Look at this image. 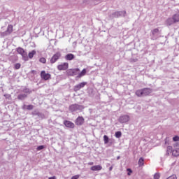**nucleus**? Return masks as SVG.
<instances>
[{
	"label": "nucleus",
	"mask_w": 179,
	"mask_h": 179,
	"mask_svg": "<svg viewBox=\"0 0 179 179\" xmlns=\"http://www.w3.org/2000/svg\"><path fill=\"white\" fill-rule=\"evenodd\" d=\"M150 93H152V89L150 88H143L141 90H138L136 92V96H138V97H143L145 96H149Z\"/></svg>",
	"instance_id": "nucleus-1"
},
{
	"label": "nucleus",
	"mask_w": 179,
	"mask_h": 179,
	"mask_svg": "<svg viewBox=\"0 0 179 179\" xmlns=\"http://www.w3.org/2000/svg\"><path fill=\"white\" fill-rule=\"evenodd\" d=\"M12 31H13V26L12 24H9L5 31H0V37H6V36L11 34Z\"/></svg>",
	"instance_id": "nucleus-2"
},
{
	"label": "nucleus",
	"mask_w": 179,
	"mask_h": 179,
	"mask_svg": "<svg viewBox=\"0 0 179 179\" xmlns=\"http://www.w3.org/2000/svg\"><path fill=\"white\" fill-rule=\"evenodd\" d=\"M83 108H85V107L79 104H73L69 106V110L71 111V113H75L76 111H82Z\"/></svg>",
	"instance_id": "nucleus-3"
},
{
	"label": "nucleus",
	"mask_w": 179,
	"mask_h": 179,
	"mask_svg": "<svg viewBox=\"0 0 179 179\" xmlns=\"http://www.w3.org/2000/svg\"><path fill=\"white\" fill-rule=\"evenodd\" d=\"M127 12L125 10L116 11L111 14L110 17H120V16H125Z\"/></svg>",
	"instance_id": "nucleus-4"
},
{
	"label": "nucleus",
	"mask_w": 179,
	"mask_h": 179,
	"mask_svg": "<svg viewBox=\"0 0 179 179\" xmlns=\"http://www.w3.org/2000/svg\"><path fill=\"white\" fill-rule=\"evenodd\" d=\"M79 71V69H69L67 71V75H69V76H76Z\"/></svg>",
	"instance_id": "nucleus-5"
},
{
	"label": "nucleus",
	"mask_w": 179,
	"mask_h": 179,
	"mask_svg": "<svg viewBox=\"0 0 179 179\" xmlns=\"http://www.w3.org/2000/svg\"><path fill=\"white\" fill-rule=\"evenodd\" d=\"M86 85H87V83L83 82L80 84L75 85L73 88L74 92H78V90H80V89H83V87H85Z\"/></svg>",
	"instance_id": "nucleus-6"
},
{
	"label": "nucleus",
	"mask_w": 179,
	"mask_h": 179,
	"mask_svg": "<svg viewBox=\"0 0 179 179\" xmlns=\"http://www.w3.org/2000/svg\"><path fill=\"white\" fill-rule=\"evenodd\" d=\"M59 58H61V53L57 52L50 59V64H55V62L58 61Z\"/></svg>",
	"instance_id": "nucleus-7"
},
{
	"label": "nucleus",
	"mask_w": 179,
	"mask_h": 179,
	"mask_svg": "<svg viewBox=\"0 0 179 179\" xmlns=\"http://www.w3.org/2000/svg\"><path fill=\"white\" fill-rule=\"evenodd\" d=\"M69 66V64L64 62V63H62L61 64H59L57 66V69L59 71H66Z\"/></svg>",
	"instance_id": "nucleus-8"
},
{
	"label": "nucleus",
	"mask_w": 179,
	"mask_h": 179,
	"mask_svg": "<svg viewBox=\"0 0 179 179\" xmlns=\"http://www.w3.org/2000/svg\"><path fill=\"white\" fill-rule=\"evenodd\" d=\"M128 121H129V116L127 115H122L119 118V122H120V124H125L128 122Z\"/></svg>",
	"instance_id": "nucleus-9"
},
{
	"label": "nucleus",
	"mask_w": 179,
	"mask_h": 179,
	"mask_svg": "<svg viewBox=\"0 0 179 179\" xmlns=\"http://www.w3.org/2000/svg\"><path fill=\"white\" fill-rule=\"evenodd\" d=\"M159 34H160V31H159V29L156 28L152 31V40H157V37L159 36Z\"/></svg>",
	"instance_id": "nucleus-10"
},
{
	"label": "nucleus",
	"mask_w": 179,
	"mask_h": 179,
	"mask_svg": "<svg viewBox=\"0 0 179 179\" xmlns=\"http://www.w3.org/2000/svg\"><path fill=\"white\" fill-rule=\"evenodd\" d=\"M41 78L43 79V80H48V79L51 78V74L45 73V71H43L41 73Z\"/></svg>",
	"instance_id": "nucleus-11"
},
{
	"label": "nucleus",
	"mask_w": 179,
	"mask_h": 179,
	"mask_svg": "<svg viewBox=\"0 0 179 179\" xmlns=\"http://www.w3.org/2000/svg\"><path fill=\"white\" fill-rule=\"evenodd\" d=\"M64 124L67 128H75V124L71 121L66 120Z\"/></svg>",
	"instance_id": "nucleus-12"
},
{
	"label": "nucleus",
	"mask_w": 179,
	"mask_h": 179,
	"mask_svg": "<svg viewBox=\"0 0 179 179\" xmlns=\"http://www.w3.org/2000/svg\"><path fill=\"white\" fill-rule=\"evenodd\" d=\"M103 166H101V165H95L93 166L90 168V170H92V171H100V170H102Z\"/></svg>",
	"instance_id": "nucleus-13"
},
{
	"label": "nucleus",
	"mask_w": 179,
	"mask_h": 179,
	"mask_svg": "<svg viewBox=\"0 0 179 179\" xmlns=\"http://www.w3.org/2000/svg\"><path fill=\"white\" fill-rule=\"evenodd\" d=\"M85 122L83 117H78L76 120V125H82Z\"/></svg>",
	"instance_id": "nucleus-14"
},
{
	"label": "nucleus",
	"mask_w": 179,
	"mask_h": 179,
	"mask_svg": "<svg viewBox=\"0 0 179 179\" xmlns=\"http://www.w3.org/2000/svg\"><path fill=\"white\" fill-rule=\"evenodd\" d=\"M17 52H18V54H20L22 57H26V55H27V54H26V52H24V50L22 48H17Z\"/></svg>",
	"instance_id": "nucleus-15"
},
{
	"label": "nucleus",
	"mask_w": 179,
	"mask_h": 179,
	"mask_svg": "<svg viewBox=\"0 0 179 179\" xmlns=\"http://www.w3.org/2000/svg\"><path fill=\"white\" fill-rule=\"evenodd\" d=\"M75 59V55L72 53H69L65 56V59L66 61H72V59Z\"/></svg>",
	"instance_id": "nucleus-16"
},
{
	"label": "nucleus",
	"mask_w": 179,
	"mask_h": 179,
	"mask_svg": "<svg viewBox=\"0 0 179 179\" xmlns=\"http://www.w3.org/2000/svg\"><path fill=\"white\" fill-rule=\"evenodd\" d=\"M172 19L174 23H178L179 22V14H175L173 15Z\"/></svg>",
	"instance_id": "nucleus-17"
},
{
	"label": "nucleus",
	"mask_w": 179,
	"mask_h": 179,
	"mask_svg": "<svg viewBox=\"0 0 179 179\" xmlns=\"http://www.w3.org/2000/svg\"><path fill=\"white\" fill-rule=\"evenodd\" d=\"M166 23L168 26H171V24H173V23H175V22L173 18H168L166 21Z\"/></svg>",
	"instance_id": "nucleus-18"
},
{
	"label": "nucleus",
	"mask_w": 179,
	"mask_h": 179,
	"mask_svg": "<svg viewBox=\"0 0 179 179\" xmlns=\"http://www.w3.org/2000/svg\"><path fill=\"white\" fill-rule=\"evenodd\" d=\"M86 75V69H83V71L78 75L77 78H82Z\"/></svg>",
	"instance_id": "nucleus-19"
},
{
	"label": "nucleus",
	"mask_w": 179,
	"mask_h": 179,
	"mask_svg": "<svg viewBox=\"0 0 179 179\" xmlns=\"http://www.w3.org/2000/svg\"><path fill=\"white\" fill-rule=\"evenodd\" d=\"M26 97H27V94H21L18 95L17 99H18V100H24V99H26Z\"/></svg>",
	"instance_id": "nucleus-20"
},
{
	"label": "nucleus",
	"mask_w": 179,
	"mask_h": 179,
	"mask_svg": "<svg viewBox=\"0 0 179 179\" xmlns=\"http://www.w3.org/2000/svg\"><path fill=\"white\" fill-rule=\"evenodd\" d=\"M172 155L175 157L179 156V148L172 150Z\"/></svg>",
	"instance_id": "nucleus-21"
},
{
	"label": "nucleus",
	"mask_w": 179,
	"mask_h": 179,
	"mask_svg": "<svg viewBox=\"0 0 179 179\" xmlns=\"http://www.w3.org/2000/svg\"><path fill=\"white\" fill-rule=\"evenodd\" d=\"M34 55H36V50H32L31 52H30L28 55L29 58H30L31 59V58H33V57H34Z\"/></svg>",
	"instance_id": "nucleus-22"
},
{
	"label": "nucleus",
	"mask_w": 179,
	"mask_h": 179,
	"mask_svg": "<svg viewBox=\"0 0 179 179\" xmlns=\"http://www.w3.org/2000/svg\"><path fill=\"white\" fill-rule=\"evenodd\" d=\"M108 136H107V135H104L103 136V141H104V143L105 145H107V143H108Z\"/></svg>",
	"instance_id": "nucleus-23"
},
{
	"label": "nucleus",
	"mask_w": 179,
	"mask_h": 179,
	"mask_svg": "<svg viewBox=\"0 0 179 179\" xmlns=\"http://www.w3.org/2000/svg\"><path fill=\"white\" fill-rule=\"evenodd\" d=\"M122 134L121 133V131H117L115 134V138H121Z\"/></svg>",
	"instance_id": "nucleus-24"
},
{
	"label": "nucleus",
	"mask_w": 179,
	"mask_h": 179,
	"mask_svg": "<svg viewBox=\"0 0 179 179\" xmlns=\"http://www.w3.org/2000/svg\"><path fill=\"white\" fill-rule=\"evenodd\" d=\"M39 62H41L42 64H45V62H47V59H45V58L44 57H41L39 59Z\"/></svg>",
	"instance_id": "nucleus-25"
},
{
	"label": "nucleus",
	"mask_w": 179,
	"mask_h": 179,
	"mask_svg": "<svg viewBox=\"0 0 179 179\" xmlns=\"http://www.w3.org/2000/svg\"><path fill=\"white\" fill-rule=\"evenodd\" d=\"M22 92L24 93H28L29 94H30V93H31V91H30V90L27 89V88H25L22 90Z\"/></svg>",
	"instance_id": "nucleus-26"
},
{
	"label": "nucleus",
	"mask_w": 179,
	"mask_h": 179,
	"mask_svg": "<svg viewBox=\"0 0 179 179\" xmlns=\"http://www.w3.org/2000/svg\"><path fill=\"white\" fill-rule=\"evenodd\" d=\"M173 142H179V136H175L173 138Z\"/></svg>",
	"instance_id": "nucleus-27"
},
{
	"label": "nucleus",
	"mask_w": 179,
	"mask_h": 179,
	"mask_svg": "<svg viewBox=\"0 0 179 179\" xmlns=\"http://www.w3.org/2000/svg\"><path fill=\"white\" fill-rule=\"evenodd\" d=\"M138 165L143 166V158H140L138 160Z\"/></svg>",
	"instance_id": "nucleus-28"
},
{
	"label": "nucleus",
	"mask_w": 179,
	"mask_h": 179,
	"mask_svg": "<svg viewBox=\"0 0 179 179\" xmlns=\"http://www.w3.org/2000/svg\"><path fill=\"white\" fill-rule=\"evenodd\" d=\"M21 64L20 63H17L15 64V69H20Z\"/></svg>",
	"instance_id": "nucleus-29"
},
{
	"label": "nucleus",
	"mask_w": 179,
	"mask_h": 179,
	"mask_svg": "<svg viewBox=\"0 0 179 179\" xmlns=\"http://www.w3.org/2000/svg\"><path fill=\"white\" fill-rule=\"evenodd\" d=\"M160 178V173H155L154 175V179H159Z\"/></svg>",
	"instance_id": "nucleus-30"
},
{
	"label": "nucleus",
	"mask_w": 179,
	"mask_h": 179,
	"mask_svg": "<svg viewBox=\"0 0 179 179\" xmlns=\"http://www.w3.org/2000/svg\"><path fill=\"white\" fill-rule=\"evenodd\" d=\"M166 179H177V176L172 175V176H169V178H167Z\"/></svg>",
	"instance_id": "nucleus-31"
},
{
	"label": "nucleus",
	"mask_w": 179,
	"mask_h": 179,
	"mask_svg": "<svg viewBox=\"0 0 179 179\" xmlns=\"http://www.w3.org/2000/svg\"><path fill=\"white\" fill-rule=\"evenodd\" d=\"M33 108H34L33 105L27 106V110H33Z\"/></svg>",
	"instance_id": "nucleus-32"
},
{
	"label": "nucleus",
	"mask_w": 179,
	"mask_h": 179,
	"mask_svg": "<svg viewBox=\"0 0 179 179\" xmlns=\"http://www.w3.org/2000/svg\"><path fill=\"white\" fill-rule=\"evenodd\" d=\"M37 115L39 117V118H44V114L43 113H38Z\"/></svg>",
	"instance_id": "nucleus-33"
},
{
	"label": "nucleus",
	"mask_w": 179,
	"mask_h": 179,
	"mask_svg": "<svg viewBox=\"0 0 179 179\" xmlns=\"http://www.w3.org/2000/svg\"><path fill=\"white\" fill-rule=\"evenodd\" d=\"M36 149L37 150H43V149H44V145H39Z\"/></svg>",
	"instance_id": "nucleus-34"
},
{
	"label": "nucleus",
	"mask_w": 179,
	"mask_h": 179,
	"mask_svg": "<svg viewBox=\"0 0 179 179\" xmlns=\"http://www.w3.org/2000/svg\"><path fill=\"white\" fill-rule=\"evenodd\" d=\"M4 97H6V99H8V100H10V94H4Z\"/></svg>",
	"instance_id": "nucleus-35"
},
{
	"label": "nucleus",
	"mask_w": 179,
	"mask_h": 179,
	"mask_svg": "<svg viewBox=\"0 0 179 179\" xmlns=\"http://www.w3.org/2000/svg\"><path fill=\"white\" fill-rule=\"evenodd\" d=\"M167 152H173V147L168 146L167 147Z\"/></svg>",
	"instance_id": "nucleus-36"
},
{
	"label": "nucleus",
	"mask_w": 179,
	"mask_h": 179,
	"mask_svg": "<svg viewBox=\"0 0 179 179\" xmlns=\"http://www.w3.org/2000/svg\"><path fill=\"white\" fill-rule=\"evenodd\" d=\"M173 148H176H176H179V143H178V142L175 143L173 144Z\"/></svg>",
	"instance_id": "nucleus-37"
},
{
	"label": "nucleus",
	"mask_w": 179,
	"mask_h": 179,
	"mask_svg": "<svg viewBox=\"0 0 179 179\" xmlns=\"http://www.w3.org/2000/svg\"><path fill=\"white\" fill-rule=\"evenodd\" d=\"M127 171H129L127 173V176H131V173H132V170H131V169H127Z\"/></svg>",
	"instance_id": "nucleus-38"
},
{
	"label": "nucleus",
	"mask_w": 179,
	"mask_h": 179,
	"mask_svg": "<svg viewBox=\"0 0 179 179\" xmlns=\"http://www.w3.org/2000/svg\"><path fill=\"white\" fill-rule=\"evenodd\" d=\"M79 177H80L79 175H76V176H73V177L71 178V179H79Z\"/></svg>",
	"instance_id": "nucleus-39"
},
{
	"label": "nucleus",
	"mask_w": 179,
	"mask_h": 179,
	"mask_svg": "<svg viewBox=\"0 0 179 179\" xmlns=\"http://www.w3.org/2000/svg\"><path fill=\"white\" fill-rule=\"evenodd\" d=\"M138 61V59H131L130 62H136Z\"/></svg>",
	"instance_id": "nucleus-40"
},
{
	"label": "nucleus",
	"mask_w": 179,
	"mask_h": 179,
	"mask_svg": "<svg viewBox=\"0 0 179 179\" xmlns=\"http://www.w3.org/2000/svg\"><path fill=\"white\" fill-rule=\"evenodd\" d=\"M48 179H57V178H55V176H52V177H50Z\"/></svg>",
	"instance_id": "nucleus-41"
},
{
	"label": "nucleus",
	"mask_w": 179,
	"mask_h": 179,
	"mask_svg": "<svg viewBox=\"0 0 179 179\" xmlns=\"http://www.w3.org/2000/svg\"><path fill=\"white\" fill-rule=\"evenodd\" d=\"M88 164H89L90 166H93L94 163H93V162H89Z\"/></svg>",
	"instance_id": "nucleus-42"
},
{
	"label": "nucleus",
	"mask_w": 179,
	"mask_h": 179,
	"mask_svg": "<svg viewBox=\"0 0 179 179\" xmlns=\"http://www.w3.org/2000/svg\"><path fill=\"white\" fill-rule=\"evenodd\" d=\"M120 159H121V157L120 156L117 157V160H120Z\"/></svg>",
	"instance_id": "nucleus-43"
},
{
	"label": "nucleus",
	"mask_w": 179,
	"mask_h": 179,
	"mask_svg": "<svg viewBox=\"0 0 179 179\" xmlns=\"http://www.w3.org/2000/svg\"><path fill=\"white\" fill-rule=\"evenodd\" d=\"M111 170H113V166H110V167L109 168V171H111Z\"/></svg>",
	"instance_id": "nucleus-44"
}]
</instances>
